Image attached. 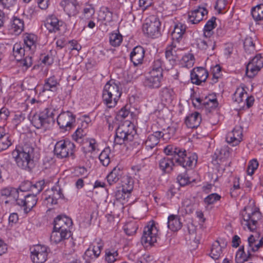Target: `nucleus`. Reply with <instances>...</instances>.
<instances>
[{"mask_svg":"<svg viewBox=\"0 0 263 263\" xmlns=\"http://www.w3.org/2000/svg\"><path fill=\"white\" fill-rule=\"evenodd\" d=\"M164 152L166 155L174 156L175 163L183 167H191L197 162V156L191 153L187 154L185 149L172 145L166 146Z\"/></svg>","mask_w":263,"mask_h":263,"instance_id":"f257e3e1","label":"nucleus"},{"mask_svg":"<svg viewBox=\"0 0 263 263\" xmlns=\"http://www.w3.org/2000/svg\"><path fill=\"white\" fill-rule=\"evenodd\" d=\"M34 148L29 145L16 147L12 152V156L20 168L30 170L33 163Z\"/></svg>","mask_w":263,"mask_h":263,"instance_id":"f03ea898","label":"nucleus"},{"mask_svg":"<svg viewBox=\"0 0 263 263\" xmlns=\"http://www.w3.org/2000/svg\"><path fill=\"white\" fill-rule=\"evenodd\" d=\"M122 94L119 86L113 80L109 81L104 86L102 93L104 103L109 108L115 106Z\"/></svg>","mask_w":263,"mask_h":263,"instance_id":"7ed1b4c3","label":"nucleus"},{"mask_svg":"<svg viewBox=\"0 0 263 263\" xmlns=\"http://www.w3.org/2000/svg\"><path fill=\"white\" fill-rule=\"evenodd\" d=\"M30 121L35 128L46 129L54 122L53 110L51 108L46 107L35 112L31 117Z\"/></svg>","mask_w":263,"mask_h":263,"instance_id":"20e7f679","label":"nucleus"},{"mask_svg":"<svg viewBox=\"0 0 263 263\" xmlns=\"http://www.w3.org/2000/svg\"><path fill=\"white\" fill-rule=\"evenodd\" d=\"M136 134L134 124L125 122L120 125L116 129L114 142L120 145L128 143L134 140Z\"/></svg>","mask_w":263,"mask_h":263,"instance_id":"39448f33","label":"nucleus"},{"mask_svg":"<svg viewBox=\"0 0 263 263\" xmlns=\"http://www.w3.org/2000/svg\"><path fill=\"white\" fill-rule=\"evenodd\" d=\"M75 145L68 140H62L57 142L54 146V153L59 158L71 156L74 158Z\"/></svg>","mask_w":263,"mask_h":263,"instance_id":"423d86ee","label":"nucleus"},{"mask_svg":"<svg viewBox=\"0 0 263 263\" xmlns=\"http://www.w3.org/2000/svg\"><path fill=\"white\" fill-rule=\"evenodd\" d=\"M158 230L154 221H150L144 227L141 242L145 247L151 246L156 242Z\"/></svg>","mask_w":263,"mask_h":263,"instance_id":"0eeeda50","label":"nucleus"},{"mask_svg":"<svg viewBox=\"0 0 263 263\" xmlns=\"http://www.w3.org/2000/svg\"><path fill=\"white\" fill-rule=\"evenodd\" d=\"M76 122V116L69 111L61 112L57 118V123L63 131H69Z\"/></svg>","mask_w":263,"mask_h":263,"instance_id":"6e6552de","label":"nucleus"},{"mask_svg":"<svg viewBox=\"0 0 263 263\" xmlns=\"http://www.w3.org/2000/svg\"><path fill=\"white\" fill-rule=\"evenodd\" d=\"M161 22L159 18L152 17L149 22L143 25V31L145 34L152 37H156L160 34Z\"/></svg>","mask_w":263,"mask_h":263,"instance_id":"1a4fd4ad","label":"nucleus"},{"mask_svg":"<svg viewBox=\"0 0 263 263\" xmlns=\"http://www.w3.org/2000/svg\"><path fill=\"white\" fill-rule=\"evenodd\" d=\"M242 217L243 222H242V224L246 226L251 231H253L256 228L257 221L261 217V213L259 209H257L251 213L246 212L243 214Z\"/></svg>","mask_w":263,"mask_h":263,"instance_id":"9d476101","label":"nucleus"},{"mask_svg":"<svg viewBox=\"0 0 263 263\" xmlns=\"http://www.w3.org/2000/svg\"><path fill=\"white\" fill-rule=\"evenodd\" d=\"M30 257L33 263H44L47 258V247L36 245L30 248Z\"/></svg>","mask_w":263,"mask_h":263,"instance_id":"9b49d317","label":"nucleus"},{"mask_svg":"<svg viewBox=\"0 0 263 263\" xmlns=\"http://www.w3.org/2000/svg\"><path fill=\"white\" fill-rule=\"evenodd\" d=\"M60 4L69 17L74 16L79 13L80 5L77 0H64Z\"/></svg>","mask_w":263,"mask_h":263,"instance_id":"f8f14e48","label":"nucleus"},{"mask_svg":"<svg viewBox=\"0 0 263 263\" xmlns=\"http://www.w3.org/2000/svg\"><path fill=\"white\" fill-rule=\"evenodd\" d=\"M36 196L32 194H28L24 197L23 198H20V197L16 200V204L20 206L24 207L25 213L29 212L36 204Z\"/></svg>","mask_w":263,"mask_h":263,"instance_id":"ddd939ff","label":"nucleus"},{"mask_svg":"<svg viewBox=\"0 0 263 263\" xmlns=\"http://www.w3.org/2000/svg\"><path fill=\"white\" fill-rule=\"evenodd\" d=\"M208 77V72L203 67H197L193 69L191 72V82L195 84L200 85L205 82Z\"/></svg>","mask_w":263,"mask_h":263,"instance_id":"4468645a","label":"nucleus"},{"mask_svg":"<svg viewBox=\"0 0 263 263\" xmlns=\"http://www.w3.org/2000/svg\"><path fill=\"white\" fill-rule=\"evenodd\" d=\"M72 221L70 218L63 215H58L54 220V230H62L65 231H70V227L72 226Z\"/></svg>","mask_w":263,"mask_h":263,"instance_id":"2eb2a0df","label":"nucleus"},{"mask_svg":"<svg viewBox=\"0 0 263 263\" xmlns=\"http://www.w3.org/2000/svg\"><path fill=\"white\" fill-rule=\"evenodd\" d=\"M162 138L164 140L169 138L166 136V134L162 133L160 131H157L148 136L145 145L147 149H152L155 147L159 142V139Z\"/></svg>","mask_w":263,"mask_h":263,"instance_id":"dca6fc26","label":"nucleus"},{"mask_svg":"<svg viewBox=\"0 0 263 263\" xmlns=\"http://www.w3.org/2000/svg\"><path fill=\"white\" fill-rule=\"evenodd\" d=\"M242 130L239 126H236L232 131L228 133L227 142L232 146L238 145L242 140Z\"/></svg>","mask_w":263,"mask_h":263,"instance_id":"f3484780","label":"nucleus"},{"mask_svg":"<svg viewBox=\"0 0 263 263\" xmlns=\"http://www.w3.org/2000/svg\"><path fill=\"white\" fill-rule=\"evenodd\" d=\"M208 14V10L204 7H199L189 12L188 20L193 24H196L203 19L204 16Z\"/></svg>","mask_w":263,"mask_h":263,"instance_id":"a211bd4d","label":"nucleus"},{"mask_svg":"<svg viewBox=\"0 0 263 263\" xmlns=\"http://www.w3.org/2000/svg\"><path fill=\"white\" fill-rule=\"evenodd\" d=\"M145 54L144 48L138 46L135 47L130 54V59L134 65L137 66L142 63Z\"/></svg>","mask_w":263,"mask_h":263,"instance_id":"6ab92c4d","label":"nucleus"},{"mask_svg":"<svg viewBox=\"0 0 263 263\" xmlns=\"http://www.w3.org/2000/svg\"><path fill=\"white\" fill-rule=\"evenodd\" d=\"M174 158V156L167 155L159 160V166L163 173H169L173 170V167L176 163Z\"/></svg>","mask_w":263,"mask_h":263,"instance_id":"aec40b11","label":"nucleus"},{"mask_svg":"<svg viewBox=\"0 0 263 263\" xmlns=\"http://www.w3.org/2000/svg\"><path fill=\"white\" fill-rule=\"evenodd\" d=\"M124 175L122 169L118 166L115 167L106 176V179L109 185L116 183L120 179L122 180Z\"/></svg>","mask_w":263,"mask_h":263,"instance_id":"412c9836","label":"nucleus"},{"mask_svg":"<svg viewBox=\"0 0 263 263\" xmlns=\"http://www.w3.org/2000/svg\"><path fill=\"white\" fill-rule=\"evenodd\" d=\"M71 235L70 231L54 230L53 229L50 235V240L55 243H58L65 239H68Z\"/></svg>","mask_w":263,"mask_h":263,"instance_id":"4be33fe9","label":"nucleus"},{"mask_svg":"<svg viewBox=\"0 0 263 263\" xmlns=\"http://www.w3.org/2000/svg\"><path fill=\"white\" fill-rule=\"evenodd\" d=\"M60 23L62 24V22L55 16L51 15L46 19L44 26L49 32H56L60 30V27L62 25Z\"/></svg>","mask_w":263,"mask_h":263,"instance_id":"5701e85b","label":"nucleus"},{"mask_svg":"<svg viewBox=\"0 0 263 263\" xmlns=\"http://www.w3.org/2000/svg\"><path fill=\"white\" fill-rule=\"evenodd\" d=\"M186 29V26L180 23L175 25L174 30L171 33L173 43H175V42H180L185 32Z\"/></svg>","mask_w":263,"mask_h":263,"instance_id":"b1692460","label":"nucleus"},{"mask_svg":"<svg viewBox=\"0 0 263 263\" xmlns=\"http://www.w3.org/2000/svg\"><path fill=\"white\" fill-rule=\"evenodd\" d=\"M44 184V180L40 181L34 184H31L30 181H27L22 185L21 187L23 188V191L29 190L32 192V195L36 196L43 190Z\"/></svg>","mask_w":263,"mask_h":263,"instance_id":"393cba45","label":"nucleus"},{"mask_svg":"<svg viewBox=\"0 0 263 263\" xmlns=\"http://www.w3.org/2000/svg\"><path fill=\"white\" fill-rule=\"evenodd\" d=\"M201 117L198 112L194 113L187 116L185 119V123L189 128H197L200 124Z\"/></svg>","mask_w":263,"mask_h":263,"instance_id":"a878e982","label":"nucleus"},{"mask_svg":"<svg viewBox=\"0 0 263 263\" xmlns=\"http://www.w3.org/2000/svg\"><path fill=\"white\" fill-rule=\"evenodd\" d=\"M176 45L173 43L170 46L166 47L165 50V58L170 63V65L173 66L176 63L178 59V55L175 50Z\"/></svg>","mask_w":263,"mask_h":263,"instance_id":"bb28decb","label":"nucleus"},{"mask_svg":"<svg viewBox=\"0 0 263 263\" xmlns=\"http://www.w3.org/2000/svg\"><path fill=\"white\" fill-rule=\"evenodd\" d=\"M167 227L168 229L174 232L180 230L182 227L180 218L177 215H170L168 217Z\"/></svg>","mask_w":263,"mask_h":263,"instance_id":"cd10ccee","label":"nucleus"},{"mask_svg":"<svg viewBox=\"0 0 263 263\" xmlns=\"http://www.w3.org/2000/svg\"><path fill=\"white\" fill-rule=\"evenodd\" d=\"M36 36L33 34H27L24 39L26 49H28L31 53H33L36 49Z\"/></svg>","mask_w":263,"mask_h":263,"instance_id":"c85d7f7f","label":"nucleus"},{"mask_svg":"<svg viewBox=\"0 0 263 263\" xmlns=\"http://www.w3.org/2000/svg\"><path fill=\"white\" fill-rule=\"evenodd\" d=\"M59 85L57 79L54 76L51 77L45 80L43 86L44 91H55L57 86Z\"/></svg>","mask_w":263,"mask_h":263,"instance_id":"c756f323","label":"nucleus"},{"mask_svg":"<svg viewBox=\"0 0 263 263\" xmlns=\"http://www.w3.org/2000/svg\"><path fill=\"white\" fill-rule=\"evenodd\" d=\"M24 23L23 20L13 17L11 23V29L15 34L21 33L24 30Z\"/></svg>","mask_w":263,"mask_h":263,"instance_id":"7c9ffc66","label":"nucleus"},{"mask_svg":"<svg viewBox=\"0 0 263 263\" xmlns=\"http://www.w3.org/2000/svg\"><path fill=\"white\" fill-rule=\"evenodd\" d=\"M122 189L126 193H131L134 187V181L128 176H123L121 180Z\"/></svg>","mask_w":263,"mask_h":263,"instance_id":"2f4dec72","label":"nucleus"},{"mask_svg":"<svg viewBox=\"0 0 263 263\" xmlns=\"http://www.w3.org/2000/svg\"><path fill=\"white\" fill-rule=\"evenodd\" d=\"M197 47L202 50H207L208 49L214 50L215 47V42L207 39L206 40L199 39L197 41Z\"/></svg>","mask_w":263,"mask_h":263,"instance_id":"473e14b6","label":"nucleus"},{"mask_svg":"<svg viewBox=\"0 0 263 263\" xmlns=\"http://www.w3.org/2000/svg\"><path fill=\"white\" fill-rule=\"evenodd\" d=\"M173 90L167 87L163 88L160 91L161 101L165 103H170L173 100Z\"/></svg>","mask_w":263,"mask_h":263,"instance_id":"72a5a7b5","label":"nucleus"},{"mask_svg":"<svg viewBox=\"0 0 263 263\" xmlns=\"http://www.w3.org/2000/svg\"><path fill=\"white\" fill-rule=\"evenodd\" d=\"M251 14L256 21L263 20V4H259L252 9Z\"/></svg>","mask_w":263,"mask_h":263,"instance_id":"f704fd0d","label":"nucleus"},{"mask_svg":"<svg viewBox=\"0 0 263 263\" xmlns=\"http://www.w3.org/2000/svg\"><path fill=\"white\" fill-rule=\"evenodd\" d=\"M12 144V137L8 133H4V135L0 138V149L5 150Z\"/></svg>","mask_w":263,"mask_h":263,"instance_id":"c9c22d12","label":"nucleus"},{"mask_svg":"<svg viewBox=\"0 0 263 263\" xmlns=\"http://www.w3.org/2000/svg\"><path fill=\"white\" fill-rule=\"evenodd\" d=\"M252 255H249L247 252L246 254L244 251V247L241 246L236 253V261L237 263H243V262L249 260Z\"/></svg>","mask_w":263,"mask_h":263,"instance_id":"e433bc0d","label":"nucleus"},{"mask_svg":"<svg viewBox=\"0 0 263 263\" xmlns=\"http://www.w3.org/2000/svg\"><path fill=\"white\" fill-rule=\"evenodd\" d=\"M161 81L154 77L149 76L144 81L145 86L150 88H157L161 86Z\"/></svg>","mask_w":263,"mask_h":263,"instance_id":"4c0bfd02","label":"nucleus"},{"mask_svg":"<svg viewBox=\"0 0 263 263\" xmlns=\"http://www.w3.org/2000/svg\"><path fill=\"white\" fill-rule=\"evenodd\" d=\"M25 47H22L20 43H16L13 48V54L17 61L21 60V58L25 55L26 51Z\"/></svg>","mask_w":263,"mask_h":263,"instance_id":"58836bf2","label":"nucleus"},{"mask_svg":"<svg viewBox=\"0 0 263 263\" xmlns=\"http://www.w3.org/2000/svg\"><path fill=\"white\" fill-rule=\"evenodd\" d=\"M244 49L247 53H253L255 51V44L252 37H247L243 42Z\"/></svg>","mask_w":263,"mask_h":263,"instance_id":"ea45409f","label":"nucleus"},{"mask_svg":"<svg viewBox=\"0 0 263 263\" xmlns=\"http://www.w3.org/2000/svg\"><path fill=\"white\" fill-rule=\"evenodd\" d=\"M221 253L222 248L220 246L219 242L217 241L212 247L210 256L213 259L216 260L220 257Z\"/></svg>","mask_w":263,"mask_h":263,"instance_id":"a19ab883","label":"nucleus"},{"mask_svg":"<svg viewBox=\"0 0 263 263\" xmlns=\"http://www.w3.org/2000/svg\"><path fill=\"white\" fill-rule=\"evenodd\" d=\"M110 149L109 147L105 148L100 154L99 158L102 164L107 166L110 163Z\"/></svg>","mask_w":263,"mask_h":263,"instance_id":"79ce46f5","label":"nucleus"},{"mask_svg":"<svg viewBox=\"0 0 263 263\" xmlns=\"http://www.w3.org/2000/svg\"><path fill=\"white\" fill-rule=\"evenodd\" d=\"M215 20L216 18L213 17L205 25L204 28V35L205 36L210 37L212 34V31L215 27Z\"/></svg>","mask_w":263,"mask_h":263,"instance_id":"37998d69","label":"nucleus"},{"mask_svg":"<svg viewBox=\"0 0 263 263\" xmlns=\"http://www.w3.org/2000/svg\"><path fill=\"white\" fill-rule=\"evenodd\" d=\"M122 35L118 33H112L109 36V43L114 47L119 46L122 41Z\"/></svg>","mask_w":263,"mask_h":263,"instance_id":"c03bdc74","label":"nucleus"},{"mask_svg":"<svg viewBox=\"0 0 263 263\" xmlns=\"http://www.w3.org/2000/svg\"><path fill=\"white\" fill-rule=\"evenodd\" d=\"M194 63V57L192 54L189 53L184 55L181 60L182 66L190 68L192 67Z\"/></svg>","mask_w":263,"mask_h":263,"instance_id":"a18cd8bd","label":"nucleus"},{"mask_svg":"<svg viewBox=\"0 0 263 263\" xmlns=\"http://www.w3.org/2000/svg\"><path fill=\"white\" fill-rule=\"evenodd\" d=\"M2 195L12 198L16 202V200L20 197L18 192L15 189H5L2 190Z\"/></svg>","mask_w":263,"mask_h":263,"instance_id":"49530a36","label":"nucleus"},{"mask_svg":"<svg viewBox=\"0 0 263 263\" xmlns=\"http://www.w3.org/2000/svg\"><path fill=\"white\" fill-rule=\"evenodd\" d=\"M195 100L199 104H203L205 106H208V107L213 108H216L218 104L216 98L209 99L207 101H205L200 98H196Z\"/></svg>","mask_w":263,"mask_h":263,"instance_id":"de8ad7c7","label":"nucleus"},{"mask_svg":"<svg viewBox=\"0 0 263 263\" xmlns=\"http://www.w3.org/2000/svg\"><path fill=\"white\" fill-rule=\"evenodd\" d=\"M63 197L64 196L61 189H59V190L53 191L52 196L49 195L48 197H46L45 199L48 202H50L52 204H55L57 203V200Z\"/></svg>","mask_w":263,"mask_h":263,"instance_id":"09e8293b","label":"nucleus"},{"mask_svg":"<svg viewBox=\"0 0 263 263\" xmlns=\"http://www.w3.org/2000/svg\"><path fill=\"white\" fill-rule=\"evenodd\" d=\"M118 255L117 251L114 249H107L105 250V260L108 263H114L116 260V257Z\"/></svg>","mask_w":263,"mask_h":263,"instance_id":"8fccbe9b","label":"nucleus"},{"mask_svg":"<svg viewBox=\"0 0 263 263\" xmlns=\"http://www.w3.org/2000/svg\"><path fill=\"white\" fill-rule=\"evenodd\" d=\"M123 229L125 233L130 236L134 235L136 232L138 227L135 222H130L124 225Z\"/></svg>","mask_w":263,"mask_h":263,"instance_id":"3c124183","label":"nucleus"},{"mask_svg":"<svg viewBox=\"0 0 263 263\" xmlns=\"http://www.w3.org/2000/svg\"><path fill=\"white\" fill-rule=\"evenodd\" d=\"M86 135L85 130L82 128H78L72 135V139L78 143H82L83 137Z\"/></svg>","mask_w":263,"mask_h":263,"instance_id":"603ef678","label":"nucleus"},{"mask_svg":"<svg viewBox=\"0 0 263 263\" xmlns=\"http://www.w3.org/2000/svg\"><path fill=\"white\" fill-rule=\"evenodd\" d=\"M245 95H246V96L247 95L245 89L243 88H238L234 93L233 99L235 102H236L237 103L240 104V103H242L243 102V100L245 98Z\"/></svg>","mask_w":263,"mask_h":263,"instance_id":"864d4df0","label":"nucleus"},{"mask_svg":"<svg viewBox=\"0 0 263 263\" xmlns=\"http://www.w3.org/2000/svg\"><path fill=\"white\" fill-rule=\"evenodd\" d=\"M260 70L256 66L249 62L246 66V75L249 78H253Z\"/></svg>","mask_w":263,"mask_h":263,"instance_id":"5fc2aeb1","label":"nucleus"},{"mask_svg":"<svg viewBox=\"0 0 263 263\" xmlns=\"http://www.w3.org/2000/svg\"><path fill=\"white\" fill-rule=\"evenodd\" d=\"M221 199V196L217 193H212L208 195L204 199V202L208 205L213 204Z\"/></svg>","mask_w":263,"mask_h":263,"instance_id":"6e6d98bb","label":"nucleus"},{"mask_svg":"<svg viewBox=\"0 0 263 263\" xmlns=\"http://www.w3.org/2000/svg\"><path fill=\"white\" fill-rule=\"evenodd\" d=\"M228 146H223L220 149H217L215 154L219 159H226L230 155V150Z\"/></svg>","mask_w":263,"mask_h":263,"instance_id":"4d7b16f0","label":"nucleus"},{"mask_svg":"<svg viewBox=\"0 0 263 263\" xmlns=\"http://www.w3.org/2000/svg\"><path fill=\"white\" fill-rule=\"evenodd\" d=\"M9 115L10 112L7 108L3 107L0 109V125H5Z\"/></svg>","mask_w":263,"mask_h":263,"instance_id":"13d9d810","label":"nucleus"},{"mask_svg":"<svg viewBox=\"0 0 263 263\" xmlns=\"http://www.w3.org/2000/svg\"><path fill=\"white\" fill-rule=\"evenodd\" d=\"M83 14L86 18H90L94 15L95 13V10L92 5L86 4L84 8Z\"/></svg>","mask_w":263,"mask_h":263,"instance_id":"bf43d9fd","label":"nucleus"},{"mask_svg":"<svg viewBox=\"0 0 263 263\" xmlns=\"http://www.w3.org/2000/svg\"><path fill=\"white\" fill-rule=\"evenodd\" d=\"M177 181L180 186H185L189 184L191 181L186 173L180 174L177 177Z\"/></svg>","mask_w":263,"mask_h":263,"instance_id":"052dcab7","label":"nucleus"},{"mask_svg":"<svg viewBox=\"0 0 263 263\" xmlns=\"http://www.w3.org/2000/svg\"><path fill=\"white\" fill-rule=\"evenodd\" d=\"M258 166V163L256 159H253L251 160L248 166V174L252 175L254 174L255 170H256Z\"/></svg>","mask_w":263,"mask_h":263,"instance_id":"680f3d73","label":"nucleus"},{"mask_svg":"<svg viewBox=\"0 0 263 263\" xmlns=\"http://www.w3.org/2000/svg\"><path fill=\"white\" fill-rule=\"evenodd\" d=\"M250 62L260 69L263 66V57L260 54L256 55Z\"/></svg>","mask_w":263,"mask_h":263,"instance_id":"e2e57ef3","label":"nucleus"},{"mask_svg":"<svg viewBox=\"0 0 263 263\" xmlns=\"http://www.w3.org/2000/svg\"><path fill=\"white\" fill-rule=\"evenodd\" d=\"M91 247L95 249L97 254H100L103 247V242L100 239H96Z\"/></svg>","mask_w":263,"mask_h":263,"instance_id":"0e129e2a","label":"nucleus"},{"mask_svg":"<svg viewBox=\"0 0 263 263\" xmlns=\"http://www.w3.org/2000/svg\"><path fill=\"white\" fill-rule=\"evenodd\" d=\"M130 193H126L123 189L121 190H118L115 193V197L117 200H125L129 196Z\"/></svg>","mask_w":263,"mask_h":263,"instance_id":"69168bd1","label":"nucleus"},{"mask_svg":"<svg viewBox=\"0 0 263 263\" xmlns=\"http://www.w3.org/2000/svg\"><path fill=\"white\" fill-rule=\"evenodd\" d=\"M19 61H20L21 64L23 66H25L27 68L30 67L32 65V57L30 54L23 59L21 58V60H19Z\"/></svg>","mask_w":263,"mask_h":263,"instance_id":"338daca9","label":"nucleus"},{"mask_svg":"<svg viewBox=\"0 0 263 263\" xmlns=\"http://www.w3.org/2000/svg\"><path fill=\"white\" fill-rule=\"evenodd\" d=\"M16 3V0H0V3L4 8L10 9Z\"/></svg>","mask_w":263,"mask_h":263,"instance_id":"774afa93","label":"nucleus"}]
</instances>
